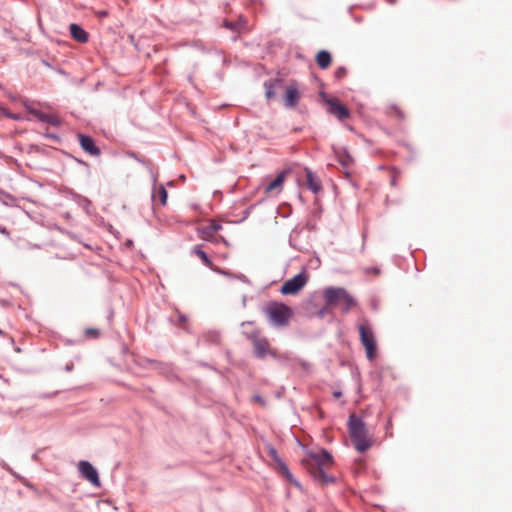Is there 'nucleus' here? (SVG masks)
I'll return each mask as SVG.
<instances>
[{
  "instance_id": "obj_28",
  "label": "nucleus",
  "mask_w": 512,
  "mask_h": 512,
  "mask_svg": "<svg viewBox=\"0 0 512 512\" xmlns=\"http://www.w3.org/2000/svg\"><path fill=\"white\" fill-rule=\"evenodd\" d=\"M254 400L256 402H258L259 404L264 405V401H263V399L260 396H255Z\"/></svg>"
},
{
  "instance_id": "obj_32",
  "label": "nucleus",
  "mask_w": 512,
  "mask_h": 512,
  "mask_svg": "<svg viewBox=\"0 0 512 512\" xmlns=\"http://www.w3.org/2000/svg\"><path fill=\"white\" fill-rule=\"evenodd\" d=\"M333 395H334V397L339 398V397H341V392L336 391L333 393Z\"/></svg>"
},
{
  "instance_id": "obj_15",
  "label": "nucleus",
  "mask_w": 512,
  "mask_h": 512,
  "mask_svg": "<svg viewBox=\"0 0 512 512\" xmlns=\"http://www.w3.org/2000/svg\"><path fill=\"white\" fill-rule=\"evenodd\" d=\"M26 108L28 109V111L33 114L35 117H37L40 121L42 122H45V123H49L53 126H58L60 125V119L58 116L56 115H52V114H45V113H42L38 110H35V109H32L30 107H28L26 105Z\"/></svg>"
},
{
  "instance_id": "obj_14",
  "label": "nucleus",
  "mask_w": 512,
  "mask_h": 512,
  "mask_svg": "<svg viewBox=\"0 0 512 512\" xmlns=\"http://www.w3.org/2000/svg\"><path fill=\"white\" fill-rule=\"evenodd\" d=\"M168 194L165 187L160 185H155L152 192V201L155 205L165 206L167 204Z\"/></svg>"
},
{
  "instance_id": "obj_12",
  "label": "nucleus",
  "mask_w": 512,
  "mask_h": 512,
  "mask_svg": "<svg viewBox=\"0 0 512 512\" xmlns=\"http://www.w3.org/2000/svg\"><path fill=\"white\" fill-rule=\"evenodd\" d=\"M300 100V93L295 85H289L286 88L284 102L287 108H294Z\"/></svg>"
},
{
  "instance_id": "obj_8",
  "label": "nucleus",
  "mask_w": 512,
  "mask_h": 512,
  "mask_svg": "<svg viewBox=\"0 0 512 512\" xmlns=\"http://www.w3.org/2000/svg\"><path fill=\"white\" fill-rule=\"evenodd\" d=\"M324 100L328 105V112L339 120H344L350 116L349 110L337 98L325 97Z\"/></svg>"
},
{
  "instance_id": "obj_26",
  "label": "nucleus",
  "mask_w": 512,
  "mask_h": 512,
  "mask_svg": "<svg viewBox=\"0 0 512 512\" xmlns=\"http://www.w3.org/2000/svg\"><path fill=\"white\" fill-rule=\"evenodd\" d=\"M99 334V330L95 328H88L85 330V335L88 338H97Z\"/></svg>"
},
{
  "instance_id": "obj_2",
  "label": "nucleus",
  "mask_w": 512,
  "mask_h": 512,
  "mask_svg": "<svg viewBox=\"0 0 512 512\" xmlns=\"http://www.w3.org/2000/svg\"><path fill=\"white\" fill-rule=\"evenodd\" d=\"M323 296L327 307L341 306L345 313L357 304L356 300L344 288L328 287L324 290Z\"/></svg>"
},
{
  "instance_id": "obj_24",
  "label": "nucleus",
  "mask_w": 512,
  "mask_h": 512,
  "mask_svg": "<svg viewBox=\"0 0 512 512\" xmlns=\"http://www.w3.org/2000/svg\"><path fill=\"white\" fill-rule=\"evenodd\" d=\"M0 116H5L7 118H11V119H14V120H19L20 119V116L16 115V114H12L10 112H8L6 110V108H4L3 106L0 105Z\"/></svg>"
},
{
  "instance_id": "obj_22",
  "label": "nucleus",
  "mask_w": 512,
  "mask_h": 512,
  "mask_svg": "<svg viewBox=\"0 0 512 512\" xmlns=\"http://www.w3.org/2000/svg\"><path fill=\"white\" fill-rule=\"evenodd\" d=\"M387 114L391 117H395L397 119H404V113L403 111L401 110V108L397 105H390L388 108H387Z\"/></svg>"
},
{
  "instance_id": "obj_31",
  "label": "nucleus",
  "mask_w": 512,
  "mask_h": 512,
  "mask_svg": "<svg viewBox=\"0 0 512 512\" xmlns=\"http://www.w3.org/2000/svg\"><path fill=\"white\" fill-rule=\"evenodd\" d=\"M327 311V308H323L322 310L319 311V315L320 316H323Z\"/></svg>"
},
{
  "instance_id": "obj_1",
  "label": "nucleus",
  "mask_w": 512,
  "mask_h": 512,
  "mask_svg": "<svg viewBox=\"0 0 512 512\" xmlns=\"http://www.w3.org/2000/svg\"><path fill=\"white\" fill-rule=\"evenodd\" d=\"M302 464L319 483L328 484L334 481V478L328 475V470L333 466V458L326 450L309 451Z\"/></svg>"
},
{
  "instance_id": "obj_20",
  "label": "nucleus",
  "mask_w": 512,
  "mask_h": 512,
  "mask_svg": "<svg viewBox=\"0 0 512 512\" xmlns=\"http://www.w3.org/2000/svg\"><path fill=\"white\" fill-rule=\"evenodd\" d=\"M316 62L321 69H327L332 62V57L329 52L321 50L316 55Z\"/></svg>"
},
{
  "instance_id": "obj_25",
  "label": "nucleus",
  "mask_w": 512,
  "mask_h": 512,
  "mask_svg": "<svg viewBox=\"0 0 512 512\" xmlns=\"http://www.w3.org/2000/svg\"><path fill=\"white\" fill-rule=\"evenodd\" d=\"M335 78H337L338 80H341L343 79L344 77H346L347 75V69L345 67H339L335 70Z\"/></svg>"
},
{
  "instance_id": "obj_27",
  "label": "nucleus",
  "mask_w": 512,
  "mask_h": 512,
  "mask_svg": "<svg viewBox=\"0 0 512 512\" xmlns=\"http://www.w3.org/2000/svg\"><path fill=\"white\" fill-rule=\"evenodd\" d=\"M399 177H400V173L396 170H393L391 180H390L391 186L395 187L397 185V181H398Z\"/></svg>"
},
{
  "instance_id": "obj_29",
  "label": "nucleus",
  "mask_w": 512,
  "mask_h": 512,
  "mask_svg": "<svg viewBox=\"0 0 512 512\" xmlns=\"http://www.w3.org/2000/svg\"><path fill=\"white\" fill-rule=\"evenodd\" d=\"M0 233H2L4 235H7V236L9 235L8 230L6 228H4V227H1V226H0Z\"/></svg>"
},
{
  "instance_id": "obj_4",
  "label": "nucleus",
  "mask_w": 512,
  "mask_h": 512,
  "mask_svg": "<svg viewBox=\"0 0 512 512\" xmlns=\"http://www.w3.org/2000/svg\"><path fill=\"white\" fill-rule=\"evenodd\" d=\"M265 313L269 320L276 326L288 325L293 315V311L289 306L278 302L270 303L266 307Z\"/></svg>"
},
{
  "instance_id": "obj_6",
  "label": "nucleus",
  "mask_w": 512,
  "mask_h": 512,
  "mask_svg": "<svg viewBox=\"0 0 512 512\" xmlns=\"http://www.w3.org/2000/svg\"><path fill=\"white\" fill-rule=\"evenodd\" d=\"M308 276L305 273H300L285 281L280 289L283 295L297 294L307 283Z\"/></svg>"
},
{
  "instance_id": "obj_11",
  "label": "nucleus",
  "mask_w": 512,
  "mask_h": 512,
  "mask_svg": "<svg viewBox=\"0 0 512 512\" xmlns=\"http://www.w3.org/2000/svg\"><path fill=\"white\" fill-rule=\"evenodd\" d=\"M79 143L82 149L92 156L100 155V149L95 145L94 140L83 134L78 135Z\"/></svg>"
},
{
  "instance_id": "obj_23",
  "label": "nucleus",
  "mask_w": 512,
  "mask_h": 512,
  "mask_svg": "<svg viewBox=\"0 0 512 512\" xmlns=\"http://www.w3.org/2000/svg\"><path fill=\"white\" fill-rule=\"evenodd\" d=\"M265 96L267 100H271L275 96L274 83L272 81H266L264 83Z\"/></svg>"
},
{
  "instance_id": "obj_17",
  "label": "nucleus",
  "mask_w": 512,
  "mask_h": 512,
  "mask_svg": "<svg viewBox=\"0 0 512 512\" xmlns=\"http://www.w3.org/2000/svg\"><path fill=\"white\" fill-rule=\"evenodd\" d=\"M70 34L72 38L80 43H86L89 40L88 33L82 29L79 25L73 23L69 26Z\"/></svg>"
},
{
  "instance_id": "obj_13",
  "label": "nucleus",
  "mask_w": 512,
  "mask_h": 512,
  "mask_svg": "<svg viewBox=\"0 0 512 512\" xmlns=\"http://www.w3.org/2000/svg\"><path fill=\"white\" fill-rule=\"evenodd\" d=\"M191 253L195 256H197L201 261L202 263L209 267L210 269H212L213 271H216V272H220V270L214 265V263L210 260V258L208 257L206 251L203 249V246L202 245H195L192 249H191Z\"/></svg>"
},
{
  "instance_id": "obj_5",
  "label": "nucleus",
  "mask_w": 512,
  "mask_h": 512,
  "mask_svg": "<svg viewBox=\"0 0 512 512\" xmlns=\"http://www.w3.org/2000/svg\"><path fill=\"white\" fill-rule=\"evenodd\" d=\"M360 342L365 348L366 356L369 360H373L376 356L377 346L375 341L374 333L371 327L366 324H360L358 326Z\"/></svg>"
},
{
  "instance_id": "obj_16",
  "label": "nucleus",
  "mask_w": 512,
  "mask_h": 512,
  "mask_svg": "<svg viewBox=\"0 0 512 512\" xmlns=\"http://www.w3.org/2000/svg\"><path fill=\"white\" fill-rule=\"evenodd\" d=\"M285 180V173H280L274 180H272L266 187V194H279Z\"/></svg>"
},
{
  "instance_id": "obj_3",
  "label": "nucleus",
  "mask_w": 512,
  "mask_h": 512,
  "mask_svg": "<svg viewBox=\"0 0 512 512\" xmlns=\"http://www.w3.org/2000/svg\"><path fill=\"white\" fill-rule=\"evenodd\" d=\"M349 432L351 441L359 452H365L372 446L365 424L354 415L349 418Z\"/></svg>"
},
{
  "instance_id": "obj_18",
  "label": "nucleus",
  "mask_w": 512,
  "mask_h": 512,
  "mask_svg": "<svg viewBox=\"0 0 512 512\" xmlns=\"http://www.w3.org/2000/svg\"><path fill=\"white\" fill-rule=\"evenodd\" d=\"M334 153L337 158V161L343 168H349L353 164L352 156L347 152L346 149L343 148H334Z\"/></svg>"
},
{
  "instance_id": "obj_10",
  "label": "nucleus",
  "mask_w": 512,
  "mask_h": 512,
  "mask_svg": "<svg viewBox=\"0 0 512 512\" xmlns=\"http://www.w3.org/2000/svg\"><path fill=\"white\" fill-rule=\"evenodd\" d=\"M222 226L215 220H211L208 225L198 229L200 238L206 241H213L214 234L221 230Z\"/></svg>"
},
{
  "instance_id": "obj_21",
  "label": "nucleus",
  "mask_w": 512,
  "mask_h": 512,
  "mask_svg": "<svg viewBox=\"0 0 512 512\" xmlns=\"http://www.w3.org/2000/svg\"><path fill=\"white\" fill-rule=\"evenodd\" d=\"M268 454H269V456H270L274 461H276L277 463H279V464H280L281 469L283 470V472L285 473V475H286L287 477H290V473H289V471H288V468H287V467H286V466L281 462V460H280V458H279V456H278V453H277V451L275 450V448H273V447H269V449H268Z\"/></svg>"
},
{
  "instance_id": "obj_9",
  "label": "nucleus",
  "mask_w": 512,
  "mask_h": 512,
  "mask_svg": "<svg viewBox=\"0 0 512 512\" xmlns=\"http://www.w3.org/2000/svg\"><path fill=\"white\" fill-rule=\"evenodd\" d=\"M78 469L81 475L94 486H100V479L97 470L88 461H80Z\"/></svg>"
},
{
  "instance_id": "obj_30",
  "label": "nucleus",
  "mask_w": 512,
  "mask_h": 512,
  "mask_svg": "<svg viewBox=\"0 0 512 512\" xmlns=\"http://www.w3.org/2000/svg\"><path fill=\"white\" fill-rule=\"evenodd\" d=\"M224 25L227 27V28H230V29H234V24L232 22H225Z\"/></svg>"
},
{
  "instance_id": "obj_19",
  "label": "nucleus",
  "mask_w": 512,
  "mask_h": 512,
  "mask_svg": "<svg viewBox=\"0 0 512 512\" xmlns=\"http://www.w3.org/2000/svg\"><path fill=\"white\" fill-rule=\"evenodd\" d=\"M305 173H306V186L314 193L319 192L321 190L320 180L309 169H306Z\"/></svg>"
},
{
  "instance_id": "obj_7",
  "label": "nucleus",
  "mask_w": 512,
  "mask_h": 512,
  "mask_svg": "<svg viewBox=\"0 0 512 512\" xmlns=\"http://www.w3.org/2000/svg\"><path fill=\"white\" fill-rule=\"evenodd\" d=\"M248 338L251 340L254 353L258 358H264L268 354L274 355V352L270 349L268 340L264 337H261L258 331H254L248 334Z\"/></svg>"
}]
</instances>
